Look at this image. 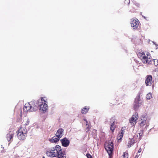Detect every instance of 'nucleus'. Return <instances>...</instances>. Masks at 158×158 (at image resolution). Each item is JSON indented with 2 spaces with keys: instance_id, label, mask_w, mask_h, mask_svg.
<instances>
[{
  "instance_id": "nucleus-1",
  "label": "nucleus",
  "mask_w": 158,
  "mask_h": 158,
  "mask_svg": "<svg viewBox=\"0 0 158 158\" xmlns=\"http://www.w3.org/2000/svg\"><path fill=\"white\" fill-rule=\"evenodd\" d=\"M40 101V100L37 101L34 100L28 104H25L23 108L24 111L27 112L29 110L31 111H36L38 107L40 108V104L41 103Z\"/></svg>"
},
{
  "instance_id": "nucleus-2",
  "label": "nucleus",
  "mask_w": 158,
  "mask_h": 158,
  "mask_svg": "<svg viewBox=\"0 0 158 158\" xmlns=\"http://www.w3.org/2000/svg\"><path fill=\"white\" fill-rule=\"evenodd\" d=\"M27 129L25 127H21L17 134L18 138L20 140H24L27 136Z\"/></svg>"
},
{
  "instance_id": "nucleus-3",
  "label": "nucleus",
  "mask_w": 158,
  "mask_h": 158,
  "mask_svg": "<svg viewBox=\"0 0 158 158\" xmlns=\"http://www.w3.org/2000/svg\"><path fill=\"white\" fill-rule=\"evenodd\" d=\"M138 56L140 58L142 61L144 63L147 64H151L154 62V60H151L150 58H148L145 56V54L143 52H139L138 54Z\"/></svg>"
},
{
  "instance_id": "nucleus-4",
  "label": "nucleus",
  "mask_w": 158,
  "mask_h": 158,
  "mask_svg": "<svg viewBox=\"0 0 158 158\" xmlns=\"http://www.w3.org/2000/svg\"><path fill=\"white\" fill-rule=\"evenodd\" d=\"M140 92H139L134 102L133 108L135 111L137 110L139 107L142 105L143 101L140 98Z\"/></svg>"
},
{
  "instance_id": "nucleus-5",
  "label": "nucleus",
  "mask_w": 158,
  "mask_h": 158,
  "mask_svg": "<svg viewBox=\"0 0 158 158\" xmlns=\"http://www.w3.org/2000/svg\"><path fill=\"white\" fill-rule=\"evenodd\" d=\"M105 148L107 152L110 155V154L111 153L114 148V144L112 142H109L108 143L105 144Z\"/></svg>"
},
{
  "instance_id": "nucleus-6",
  "label": "nucleus",
  "mask_w": 158,
  "mask_h": 158,
  "mask_svg": "<svg viewBox=\"0 0 158 158\" xmlns=\"http://www.w3.org/2000/svg\"><path fill=\"white\" fill-rule=\"evenodd\" d=\"M46 154L47 156L50 157H55L57 156L56 152L54 151V148H51L46 149Z\"/></svg>"
},
{
  "instance_id": "nucleus-7",
  "label": "nucleus",
  "mask_w": 158,
  "mask_h": 158,
  "mask_svg": "<svg viewBox=\"0 0 158 158\" xmlns=\"http://www.w3.org/2000/svg\"><path fill=\"white\" fill-rule=\"evenodd\" d=\"M62 146L64 147H68L70 144V141L66 137L61 139L60 140Z\"/></svg>"
},
{
  "instance_id": "nucleus-8",
  "label": "nucleus",
  "mask_w": 158,
  "mask_h": 158,
  "mask_svg": "<svg viewBox=\"0 0 158 158\" xmlns=\"http://www.w3.org/2000/svg\"><path fill=\"white\" fill-rule=\"evenodd\" d=\"M152 77L149 75L147 76L145 80V83L147 86L151 85L152 84Z\"/></svg>"
},
{
  "instance_id": "nucleus-9",
  "label": "nucleus",
  "mask_w": 158,
  "mask_h": 158,
  "mask_svg": "<svg viewBox=\"0 0 158 158\" xmlns=\"http://www.w3.org/2000/svg\"><path fill=\"white\" fill-rule=\"evenodd\" d=\"M139 23V20H132L131 23V26L133 29H136Z\"/></svg>"
},
{
  "instance_id": "nucleus-10",
  "label": "nucleus",
  "mask_w": 158,
  "mask_h": 158,
  "mask_svg": "<svg viewBox=\"0 0 158 158\" xmlns=\"http://www.w3.org/2000/svg\"><path fill=\"white\" fill-rule=\"evenodd\" d=\"M138 116L137 114H135V115H133L130 120V122L132 125H134L136 123V121L138 119Z\"/></svg>"
},
{
  "instance_id": "nucleus-11",
  "label": "nucleus",
  "mask_w": 158,
  "mask_h": 158,
  "mask_svg": "<svg viewBox=\"0 0 158 158\" xmlns=\"http://www.w3.org/2000/svg\"><path fill=\"white\" fill-rule=\"evenodd\" d=\"M48 105L46 104L45 103L43 104V102L42 103V104H40V109L43 111L44 113L46 111V110H48Z\"/></svg>"
},
{
  "instance_id": "nucleus-12",
  "label": "nucleus",
  "mask_w": 158,
  "mask_h": 158,
  "mask_svg": "<svg viewBox=\"0 0 158 158\" xmlns=\"http://www.w3.org/2000/svg\"><path fill=\"white\" fill-rule=\"evenodd\" d=\"M60 136L59 135L58 136L56 135L53 136L52 138L50 139L49 141L51 143H56L61 138Z\"/></svg>"
},
{
  "instance_id": "nucleus-13",
  "label": "nucleus",
  "mask_w": 158,
  "mask_h": 158,
  "mask_svg": "<svg viewBox=\"0 0 158 158\" xmlns=\"http://www.w3.org/2000/svg\"><path fill=\"white\" fill-rule=\"evenodd\" d=\"M14 133L12 132H10L8 134H7L6 137L8 141L11 140L13 139Z\"/></svg>"
},
{
  "instance_id": "nucleus-14",
  "label": "nucleus",
  "mask_w": 158,
  "mask_h": 158,
  "mask_svg": "<svg viewBox=\"0 0 158 158\" xmlns=\"http://www.w3.org/2000/svg\"><path fill=\"white\" fill-rule=\"evenodd\" d=\"M54 148V151L56 152V154H57V153H60L62 151V149L61 148V147L58 145H56L55 147H53Z\"/></svg>"
},
{
  "instance_id": "nucleus-15",
  "label": "nucleus",
  "mask_w": 158,
  "mask_h": 158,
  "mask_svg": "<svg viewBox=\"0 0 158 158\" xmlns=\"http://www.w3.org/2000/svg\"><path fill=\"white\" fill-rule=\"evenodd\" d=\"M64 151H62L60 152V153H57V158H66V155Z\"/></svg>"
},
{
  "instance_id": "nucleus-16",
  "label": "nucleus",
  "mask_w": 158,
  "mask_h": 158,
  "mask_svg": "<svg viewBox=\"0 0 158 158\" xmlns=\"http://www.w3.org/2000/svg\"><path fill=\"white\" fill-rule=\"evenodd\" d=\"M64 132V130L62 128H60L57 130L56 135L58 136H60V137L61 138L63 135V133Z\"/></svg>"
},
{
  "instance_id": "nucleus-17",
  "label": "nucleus",
  "mask_w": 158,
  "mask_h": 158,
  "mask_svg": "<svg viewBox=\"0 0 158 158\" xmlns=\"http://www.w3.org/2000/svg\"><path fill=\"white\" fill-rule=\"evenodd\" d=\"M89 109V107H85L83 108L81 110V113L83 114H85L87 113Z\"/></svg>"
},
{
  "instance_id": "nucleus-18",
  "label": "nucleus",
  "mask_w": 158,
  "mask_h": 158,
  "mask_svg": "<svg viewBox=\"0 0 158 158\" xmlns=\"http://www.w3.org/2000/svg\"><path fill=\"white\" fill-rule=\"evenodd\" d=\"M135 143V140L133 139H131V140L129 141L128 143V145H127L128 148H130L131 147V145H133Z\"/></svg>"
},
{
  "instance_id": "nucleus-19",
  "label": "nucleus",
  "mask_w": 158,
  "mask_h": 158,
  "mask_svg": "<svg viewBox=\"0 0 158 158\" xmlns=\"http://www.w3.org/2000/svg\"><path fill=\"white\" fill-rule=\"evenodd\" d=\"M115 117H112L110 119V123L111 124H115Z\"/></svg>"
},
{
  "instance_id": "nucleus-20",
  "label": "nucleus",
  "mask_w": 158,
  "mask_h": 158,
  "mask_svg": "<svg viewBox=\"0 0 158 158\" xmlns=\"http://www.w3.org/2000/svg\"><path fill=\"white\" fill-rule=\"evenodd\" d=\"M143 129H141L140 130L139 132V139H141L143 136Z\"/></svg>"
},
{
  "instance_id": "nucleus-21",
  "label": "nucleus",
  "mask_w": 158,
  "mask_h": 158,
  "mask_svg": "<svg viewBox=\"0 0 158 158\" xmlns=\"http://www.w3.org/2000/svg\"><path fill=\"white\" fill-rule=\"evenodd\" d=\"M123 132H121V133H119L117 137L118 140H120L122 139L123 136Z\"/></svg>"
},
{
  "instance_id": "nucleus-22",
  "label": "nucleus",
  "mask_w": 158,
  "mask_h": 158,
  "mask_svg": "<svg viewBox=\"0 0 158 158\" xmlns=\"http://www.w3.org/2000/svg\"><path fill=\"white\" fill-rule=\"evenodd\" d=\"M147 115L146 114H143L140 117L141 120H147Z\"/></svg>"
},
{
  "instance_id": "nucleus-23",
  "label": "nucleus",
  "mask_w": 158,
  "mask_h": 158,
  "mask_svg": "<svg viewBox=\"0 0 158 158\" xmlns=\"http://www.w3.org/2000/svg\"><path fill=\"white\" fill-rule=\"evenodd\" d=\"M152 94L151 93H149L148 94L146 95V98L147 99L150 100L152 98Z\"/></svg>"
},
{
  "instance_id": "nucleus-24",
  "label": "nucleus",
  "mask_w": 158,
  "mask_h": 158,
  "mask_svg": "<svg viewBox=\"0 0 158 158\" xmlns=\"http://www.w3.org/2000/svg\"><path fill=\"white\" fill-rule=\"evenodd\" d=\"M142 121L140 123L139 125L141 127H143L146 123V120H142Z\"/></svg>"
},
{
  "instance_id": "nucleus-25",
  "label": "nucleus",
  "mask_w": 158,
  "mask_h": 158,
  "mask_svg": "<svg viewBox=\"0 0 158 158\" xmlns=\"http://www.w3.org/2000/svg\"><path fill=\"white\" fill-rule=\"evenodd\" d=\"M115 124H111L110 126V129L113 132L114 131L115 127L114 126Z\"/></svg>"
},
{
  "instance_id": "nucleus-26",
  "label": "nucleus",
  "mask_w": 158,
  "mask_h": 158,
  "mask_svg": "<svg viewBox=\"0 0 158 158\" xmlns=\"http://www.w3.org/2000/svg\"><path fill=\"white\" fill-rule=\"evenodd\" d=\"M123 157H126V158H127L128 156V154L127 153H126V152H124L123 153Z\"/></svg>"
},
{
  "instance_id": "nucleus-27",
  "label": "nucleus",
  "mask_w": 158,
  "mask_h": 158,
  "mask_svg": "<svg viewBox=\"0 0 158 158\" xmlns=\"http://www.w3.org/2000/svg\"><path fill=\"white\" fill-rule=\"evenodd\" d=\"M86 156L87 157V158H92V157L91 155L89 153L86 154Z\"/></svg>"
},
{
  "instance_id": "nucleus-28",
  "label": "nucleus",
  "mask_w": 158,
  "mask_h": 158,
  "mask_svg": "<svg viewBox=\"0 0 158 158\" xmlns=\"http://www.w3.org/2000/svg\"><path fill=\"white\" fill-rule=\"evenodd\" d=\"M154 60V62L153 63H152L151 64H154V65H155L157 66L158 65V64L157 63H155V60H156V61H157V60Z\"/></svg>"
},
{
  "instance_id": "nucleus-29",
  "label": "nucleus",
  "mask_w": 158,
  "mask_h": 158,
  "mask_svg": "<svg viewBox=\"0 0 158 158\" xmlns=\"http://www.w3.org/2000/svg\"><path fill=\"white\" fill-rule=\"evenodd\" d=\"M29 123V121L28 120H27L26 121V123H25V126L28 125Z\"/></svg>"
},
{
  "instance_id": "nucleus-30",
  "label": "nucleus",
  "mask_w": 158,
  "mask_h": 158,
  "mask_svg": "<svg viewBox=\"0 0 158 158\" xmlns=\"http://www.w3.org/2000/svg\"><path fill=\"white\" fill-rule=\"evenodd\" d=\"M43 101H44L45 102H46V101H45V100H44V98H41V100H40V102Z\"/></svg>"
},
{
  "instance_id": "nucleus-31",
  "label": "nucleus",
  "mask_w": 158,
  "mask_h": 158,
  "mask_svg": "<svg viewBox=\"0 0 158 158\" xmlns=\"http://www.w3.org/2000/svg\"><path fill=\"white\" fill-rule=\"evenodd\" d=\"M124 128L123 127H122V128H121V132H123L124 133Z\"/></svg>"
},
{
  "instance_id": "nucleus-32",
  "label": "nucleus",
  "mask_w": 158,
  "mask_h": 158,
  "mask_svg": "<svg viewBox=\"0 0 158 158\" xmlns=\"http://www.w3.org/2000/svg\"><path fill=\"white\" fill-rule=\"evenodd\" d=\"M155 45L156 47V49H158V45L156 44Z\"/></svg>"
},
{
  "instance_id": "nucleus-33",
  "label": "nucleus",
  "mask_w": 158,
  "mask_h": 158,
  "mask_svg": "<svg viewBox=\"0 0 158 158\" xmlns=\"http://www.w3.org/2000/svg\"><path fill=\"white\" fill-rule=\"evenodd\" d=\"M141 150H142L141 149V148H140L139 150H138V153H140V152H141Z\"/></svg>"
},
{
  "instance_id": "nucleus-34",
  "label": "nucleus",
  "mask_w": 158,
  "mask_h": 158,
  "mask_svg": "<svg viewBox=\"0 0 158 158\" xmlns=\"http://www.w3.org/2000/svg\"><path fill=\"white\" fill-rule=\"evenodd\" d=\"M152 43L155 45L156 44V43H155V42L152 41Z\"/></svg>"
},
{
  "instance_id": "nucleus-35",
  "label": "nucleus",
  "mask_w": 158,
  "mask_h": 158,
  "mask_svg": "<svg viewBox=\"0 0 158 158\" xmlns=\"http://www.w3.org/2000/svg\"><path fill=\"white\" fill-rule=\"evenodd\" d=\"M136 6H139V4L137 3V5H135Z\"/></svg>"
},
{
  "instance_id": "nucleus-36",
  "label": "nucleus",
  "mask_w": 158,
  "mask_h": 158,
  "mask_svg": "<svg viewBox=\"0 0 158 158\" xmlns=\"http://www.w3.org/2000/svg\"><path fill=\"white\" fill-rule=\"evenodd\" d=\"M135 85H136L135 83L133 84V85L134 86H135Z\"/></svg>"
},
{
  "instance_id": "nucleus-37",
  "label": "nucleus",
  "mask_w": 158,
  "mask_h": 158,
  "mask_svg": "<svg viewBox=\"0 0 158 158\" xmlns=\"http://www.w3.org/2000/svg\"><path fill=\"white\" fill-rule=\"evenodd\" d=\"M138 158V156H135V158Z\"/></svg>"
},
{
  "instance_id": "nucleus-38",
  "label": "nucleus",
  "mask_w": 158,
  "mask_h": 158,
  "mask_svg": "<svg viewBox=\"0 0 158 158\" xmlns=\"http://www.w3.org/2000/svg\"><path fill=\"white\" fill-rule=\"evenodd\" d=\"M144 19H146V17H144Z\"/></svg>"
},
{
  "instance_id": "nucleus-39",
  "label": "nucleus",
  "mask_w": 158,
  "mask_h": 158,
  "mask_svg": "<svg viewBox=\"0 0 158 158\" xmlns=\"http://www.w3.org/2000/svg\"><path fill=\"white\" fill-rule=\"evenodd\" d=\"M148 125H147L146 127H148Z\"/></svg>"
},
{
  "instance_id": "nucleus-40",
  "label": "nucleus",
  "mask_w": 158,
  "mask_h": 158,
  "mask_svg": "<svg viewBox=\"0 0 158 158\" xmlns=\"http://www.w3.org/2000/svg\"><path fill=\"white\" fill-rule=\"evenodd\" d=\"M45 158L44 157V156H43V158Z\"/></svg>"
},
{
  "instance_id": "nucleus-41",
  "label": "nucleus",
  "mask_w": 158,
  "mask_h": 158,
  "mask_svg": "<svg viewBox=\"0 0 158 158\" xmlns=\"http://www.w3.org/2000/svg\"><path fill=\"white\" fill-rule=\"evenodd\" d=\"M86 123H88V122H87V120H86Z\"/></svg>"
},
{
  "instance_id": "nucleus-42",
  "label": "nucleus",
  "mask_w": 158,
  "mask_h": 158,
  "mask_svg": "<svg viewBox=\"0 0 158 158\" xmlns=\"http://www.w3.org/2000/svg\"><path fill=\"white\" fill-rule=\"evenodd\" d=\"M84 120L85 121H86V120H87L86 119H84Z\"/></svg>"
},
{
  "instance_id": "nucleus-43",
  "label": "nucleus",
  "mask_w": 158,
  "mask_h": 158,
  "mask_svg": "<svg viewBox=\"0 0 158 158\" xmlns=\"http://www.w3.org/2000/svg\"><path fill=\"white\" fill-rule=\"evenodd\" d=\"M128 1H129V3L130 2V0H129Z\"/></svg>"
},
{
  "instance_id": "nucleus-44",
  "label": "nucleus",
  "mask_w": 158,
  "mask_h": 158,
  "mask_svg": "<svg viewBox=\"0 0 158 158\" xmlns=\"http://www.w3.org/2000/svg\"><path fill=\"white\" fill-rule=\"evenodd\" d=\"M125 3H126V4H127L126 2H125Z\"/></svg>"
},
{
  "instance_id": "nucleus-45",
  "label": "nucleus",
  "mask_w": 158,
  "mask_h": 158,
  "mask_svg": "<svg viewBox=\"0 0 158 158\" xmlns=\"http://www.w3.org/2000/svg\"><path fill=\"white\" fill-rule=\"evenodd\" d=\"M125 1H126L127 0H125Z\"/></svg>"
}]
</instances>
